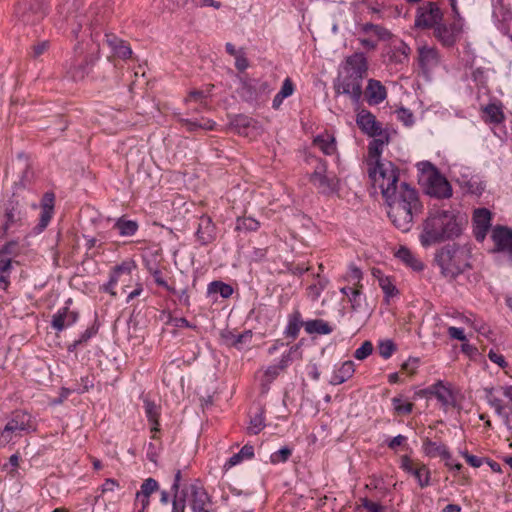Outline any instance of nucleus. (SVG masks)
Listing matches in <instances>:
<instances>
[{
    "mask_svg": "<svg viewBox=\"0 0 512 512\" xmlns=\"http://www.w3.org/2000/svg\"><path fill=\"white\" fill-rule=\"evenodd\" d=\"M30 10L35 14V19H30V16L26 12L25 5L19 4L16 8V15L22 18V21L27 24H33L36 20H39L43 17L44 11L42 7L38 6L37 9H34L33 7L30 8Z\"/></svg>",
    "mask_w": 512,
    "mask_h": 512,
    "instance_id": "obj_41",
    "label": "nucleus"
},
{
    "mask_svg": "<svg viewBox=\"0 0 512 512\" xmlns=\"http://www.w3.org/2000/svg\"><path fill=\"white\" fill-rule=\"evenodd\" d=\"M365 97L369 105H378L387 98V89L379 80L369 79L365 89Z\"/></svg>",
    "mask_w": 512,
    "mask_h": 512,
    "instance_id": "obj_22",
    "label": "nucleus"
},
{
    "mask_svg": "<svg viewBox=\"0 0 512 512\" xmlns=\"http://www.w3.org/2000/svg\"><path fill=\"white\" fill-rule=\"evenodd\" d=\"M334 88L337 94L347 95L357 103L362 95V78L340 72Z\"/></svg>",
    "mask_w": 512,
    "mask_h": 512,
    "instance_id": "obj_8",
    "label": "nucleus"
},
{
    "mask_svg": "<svg viewBox=\"0 0 512 512\" xmlns=\"http://www.w3.org/2000/svg\"><path fill=\"white\" fill-rule=\"evenodd\" d=\"M53 211L41 209L39 223L35 227L38 232H42L49 224Z\"/></svg>",
    "mask_w": 512,
    "mask_h": 512,
    "instance_id": "obj_57",
    "label": "nucleus"
},
{
    "mask_svg": "<svg viewBox=\"0 0 512 512\" xmlns=\"http://www.w3.org/2000/svg\"><path fill=\"white\" fill-rule=\"evenodd\" d=\"M55 196L51 192H46L41 201V209L53 211Z\"/></svg>",
    "mask_w": 512,
    "mask_h": 512,
    "instance_id": "obj_60",
    "label": "nucleus"
},
{
    "mask_svg": "<svg viewBox=\"0 0 512 512\" xmlns=\"http://www.w3.org/2000/svg\"><path fill=\"white\" fill-rule=\"evenodd\" d=\"M461 454L465 458L467 463L474 468H479L483 463L482 458L477 457L475 455H471L467 451L461 452Z\"/></svg>",
    "mask_w": 512,
    "mask_h": 512,
    "instance_id": "obj_62",
    "label": "nucleus"
},
{
    "mask_svg": "<svg viewBox=\"0 0 512 512\" xmlns=\"http://www.w3.org/2000/svg\"><path fill=\"white\" fill-rule=\"evenodd\" d=\"M135 267L136 265L134 261H124L121 264L114 266L110 271L108 281L116 285L121 276L130 275L132 269Z\"/></svg>",
    "mask_w": 512,
    "mask_h": 512,
    "instance_id": "obj_32",
    "label": "nucleus"
},
{
    "mask_svg": "<svg viewBox=\"0 0 512 512\" xmlns=\"http://www.w3.org/2000/svg\"><path fill=\"white\" fill-rule=\"evenodd\" d=\"M453 13V23L450 26L438 25L435 27V35L446 46L453 45L464 31V20L460 16L456 0H450Z\"/></svg>",
    "mask_w": 512,
    "mask_h": 512,
    "instance_id": "obj_5",
    "label": "nucleus"
},
{
    "mask_svg": "<svg viewBox=\"0 0 512 512\" xmlns=\"http://www.w3.org/2000/svg\"><path fill=\"white\" fill-rule=\"evenodd\" d=\"M305 321L302 320L300 311L295 310L288 316V324L285 329V335L292 339H296L299 335V331L304 326Z\"/></svg>",
    "mask_w": 512,
    "mask_h": 512,
    "instance_id": "obj_27",
    "label": "nucleus"
},
{
    "mask_svg": "<svg viewBox=\"0 0 512 512\" xmlns=\"http://www.w3.org/2000/svg\"><path fill=\"white\" fill-rule=\"evenodd\" d=\"M491 407L495 409V412L502 417L505 425H511L510 424V415L507 413L506 408L508 405H503L502 400L498 397L493 398L489 403Z\"/></svg>",
    "mask_w": 512,
    "mask_h": 512,
    "instance_id": "obj_46",
    "label": "nucleus"
},
{
    "mask_svg": "<svg viewBox=\"0 0 512 512\" xmlns=\"http://www.w3.org/2000/svg\"><path fill=\"white\" fill-rule=\"evenodd\" d=\"M367 70L368 64L365 55L363 53H355L346 58L341 72L363 79Z\"/></svg>",
    "mask_w": 512,
    "mask_h": 512,
    "instance_id": "obj_17",
    "label": "nucleus"
},
{
    "mask_svg": "<svg viewBox=\"0 0 512 512\" xmlns=\"http://www.w3.org/2000/svg\"><path fill=\"white\" fill-rule=\"evenodd\" d=\"M440 8L433 2L420 6L417 10L415 26L418 28H432L439 25L442 20Z\"/></svg>",
    "mask_w": 512,
    "mask_h": 512,
    "instance_id": "obj_9",
    "label": "nucleus"
},
{
    "mask_svg": "<svg viewBox=\"0 0 512 512\" xmlns=\"http://www.w3.org/2000/svg\"><path fill=\"white\" fill-rule=\"evenodd\" d=\"M152 276L154 278L155 283L158 286L163 287L164 289H166L170 293H176V289L171 287L167 283V281L162 277V272L157 267H155V270L152 271Z\"/></svg>",
    "mask_w": 512,
    "mask_h": 512,
    "instance_id": "obj_55",
    "label": "nucleus"
},
{
    "mask_svg": "<svg viewBox=\"0 0 512 512\" xmlns=\"http://www.w3.org/2000/svg\"><path fill=\"white\" fill-rule=\"evenodd\" d=\"M465 224L466 219L459 211L433 207L429 209L422 223L420 243L423 247H428L455 240L462 234Z\"/></svg>",
    "mask_w": 512,
    "mask_h": 512,
    "instance_id": "obj_2",
    "label": "nucleus"
},
{
    "mask_svg": "<svg viewBox=\"0 0 512 512\" xmlns=\"http://www.w3.org/2000/svg\"><path fill=\"white\" fill-rule=\"evenodd\" d=\"M78 319L79 313L77 311L70 310L68 306H64L52 316L51 327L55 331L61 332L75 324Z\"/></svg>",
    "mask_w": 512,
    "mask_h": 512,
    "instance_id": "obj_20",
    "label": "nucleus"
},
{
    "mask_svg": "<svg viewBox=\"0 0 512 512\" xmlns=\"http://www.w3.org/2000/svg\"><path fill=\"white\" fill-rule=\"evenodd\" d=\"M290 365L289 355H282L278 365L269 366L264 374L265 381L271 383L275 380L281 371L285 370Z\"/></svg>",
    "mask_w": 512,
    "mask_h": 512,
    "instance_id": "obj_36",
    "label": "nucleus"
},
{
    "mask_svg": "<svg viewBox=\"0 0 512 512\" xmlns=\"http://www.w3.org/2000/svg\"><path fill=\"white\" fill-rule=\"evenodd\" d=\"M31 427V415L24 411H15L0 434V447L6 446L12 440V433L27 431Z\"/></svg>",
    "mask_w": 512,
    "mask_h": 512,
    "instance_id": "obj_7",
    "label": "nucleus"
},
{
    "mask_svg": "<svg viewBox=\"0 0 512 512\" xmlns=\"http://www.w3.org/2000/svg\"><path fill=\"white\" fill-rule=\"evenodd\" d=\"M188 490L183 489L180 493H173L172 512H185Z\"/></svg>",
    "mask_w": 512,
    "mask_h": 512,
    "instance_id": "obj_45",
    "label": "nucleus"
},
{
    "mask_svg": "<svg viewBox=\"0 0 512 512\" xmlns=\"http://www.w3.org/2000/svg\"><path fill=\"white\" fill-rule=\"evenodd\" d=\"M395 255L414 271H421L424 268V264L406 247H400Z\"/></svg>",
    "mask_w": 512,
    "mask_h": 512,
    "instance_id": "obj_29",
    "label": "nucleus"
},
{
    "mask_svg": "<svg viewBox=\"0 0 512 512\" xmlns=\"http://www.w3.org/2000/svg\"><path fill=\"white\" fill-rule=\"evenodd\" d=\"M361 505L363 508L367 509L368 512H385L386 511L385 506L375 503V502L369 500L368 498H361Z\"/></svg>",
    "mask_w": 512,
    "mask_h": 512,
    "instance_id": "obj_58",
    "label": "nucleus"
},
{
    "mask_svg": "<svg viewBox=\"0 0 512 512\" xmlns=\"http://www.w3.org/2000/svg\"><path fill=\"white\" fill-rule=\"evenodd\" d=\"M22 252V246L17 240L6 242L0 249V257L12 256L16 257Z\"/></svg>",
    "mask_w": 512,
    "mask_h": 512,
    "instance_id": "obj_44",
    "label": "nucleus"
},
{
    "mask_svg": "<svg viewBox=\"0 0 512 512\" xmlns=\"http://www.w3.org/2000/svg\"><path fill=\"white\" fill-rule=\"evenodd\" d=\"M264 427L265 423L263 412H260L251 418L250 425L248 427V433L252 435H257Z\"/></svg>",
    "mask_w": 512,
    "mask_h": 512,
    "instance_id": "obj_49",
    "label": "nucleus"
},
{
    "mask_svg": "<svg viewBox=\"0 0 512 512\" xmlns=\"http://www.w3.org/2000/svg\"><path fill=\"white\" fill-rule=\"evenodd\" d=\"M134 505L135 507L140 505V508L135 510V512H145L150 505V498L136 494Z\"/></svg>",
    "mask_w": 512,
    "mask_h": 512,
    "instance_id": "obj_61",
    "label": "nucleus"
},
{
    "mask_svg": "<svg viewBox=\"0 0 512 512\" xmlns=\"http://www.w3.org/2000/svg\"><path fill=\"white\" fill-rule=\"evenodd\" d=\"M254 456V447L252 445H244L240 451L232 455L224 465L225 469H229L239 464L243 459H251Z\"/></svg>",
    "mask_w": 512,
    "mask_h": 512,
    "instance_id": "obj_34",
    "label": "nucleus"
},
{
    "mask_svg": "<svg viewBox=\"0 0 512 512\" xmlns=\"http://www.w3.org/2000/svg\"><path fill=\"white\" fill-rule=\"evenodd\" d=\"M435 262L439 266L441 274L451 280L470 268V264L465 259L464 251H461L456 244H448L437 251Z\"/></svg>",
    "mask_w": 512,
    "mask_h": 512,
    "instance_id": "obj_3",
    "label": "nucleus"
},
{
    "mask_svg": "<svg viewBox=\"0 0 512 512\" xmlns=\"http://www.w3.org/2000/svg\"><path fill=\"white\" fill-rule=\"evenodd\" d=\"M396 118L405 126H411L414 123L412 112L406 108H399L395 111Z\"/></svg>",
    "mask_w": 512,
    "mask_h": 512,
    "instance_id": "obj_52",
    "label": "nucleus"
},
{
    "mask_svg": "<svg viewBox=\"0 0 512 512\" xmlns=\"http://www.w3.org/2000/svg\"><path fill=\"white\" fill-rule=\"evenodd\" d=\"M197 241L202 246L211 244L216 240V226L212 218L208 215H202L199 218L198 227L195 233Z\"/></svg>",
    "mask_w": 512,
    "mask_h": 512,
    "instance_id": "obj_18",
    "label": "nucleus"
},
{
    "mask_svg": "<svg viewBox=\"0 0 512 512\" xmlns=\"http://www.w3.org/2000/svg\"><path fill=\"white\" fill-rule=\"evenodd\" d=\"M291 455L292 449L285 446L270 455V462L272 464L285 463Z\"/></svg>",
    "mask_w": 512,
    "mask_h": 512,
    "instance_id": "obj_47",
    "label": "nucleus"
},
{
    "mask_svg": "<svg viewBox=\"0 0 512 512\" xmlns=\"http://www.w3.org/2000/svg\"><path fill=\"white\" fill-rule=\"evenodd\" d=\"M426 392L433 395L444 407L454 406L455 397L450 388L446 387L442 381H438L434 385L430 386Z\"/></svg>",
    "mask_w": 512,
    "mask_h": 512,
    "instance_id": "obj_23",
    "label": "nucleus"
},
{
    "mask_svg": "<svg viewBox=\"0 0 512 512\" xmlns=\"http://www.w3.org/2000/svg\"><path fill=\"white\" fill-rule=\"evenodd\" d=\"M313 143L326 155H332L336 150L335 138L327 133V130H325V133L316 136Z\"/></svg>",
    "mask_w": 512,
    "mask_h": 512,
    "instance_id": "obj_28",
    "label": "nucleus"
},
{
    "mask_svg": "<svg viewBox=\"0 0 512 512\" xmlns=\"http://www.w3.org/2000/svg\"><path fill=\"white\" fill-rule=\"evenodd\" d=\"M379 285L382 288L385 296L388 298L394 297L398 293L397 288L388 277H381L379 279Z\"/></svg>",
    "mask_w": 512,
    "mask_h": 512,
    "instance_id": "obj_53",
    "label": "nucleus"
},
{
    "mask_svg": "<svg viewBox=\"0 0 512 512\" xmlns=\"http://www.w3.org/2000/svg\"><path fill=\"white\" fill-rule=\"evenodd\" d=\"M359 128H379L375 116L366 109H359L356 115Z\"/></svg>",
    "mask_w": 512,
    "mask_h": 512,
    "instance_id": "obj_37",
    "label": "nucleus"
},
{
    "mask_svg": "<svg viewBox=\"0 0 512 512\" xmlns=\"http://www.w3.org/2000/svg\"><path fill=\"white\" fill-rule=\"evenodd\" d=\"M390 37L389 31L380 26L366 24L363 26V36L359 38L361 45L369 50L375 49L378 41L385 40Z\"/></svg>",
    "mask_w": 512,
    "mask_h": 512,
    "instance_id": "obj_16",
    "label": "nucleus"
},
{
    "mask_svg": "<svg viewBox=\"0 0 512 512\" xmlns=\"http://www.w3.org/2000/svg\"><path fill=\"white\" fill-rule=\"evenodd\" d=\"M328 279L324 277H320V275H317V281L316 283L310 285L308 287V295L311 297L312 300H317L321 294V292L327 287L328 285Z\"/></svg>",
    "mask_w": 512,
    "mask_h": 512,
    "instance_id": "obj_42",
    "label": "nucleus"
},
{
    "mask_svg": "<svg viewBox=\"0 0 512 512\" xmlns=\"http://www.w3.org/2000/svg\"><path fill=\"white\" fill-rule=\"evenodd\" d=\"M362 285L358 284L353 290H351V295L349 296V301L351 303V307L354 311H359L362 308Z\"/></svg>",
    "mask_w": 512,
    "mask_h": 512,
    "instance_id": "obj_50",
    "label": "nucleus"
},
{
    "mask_svg": "<svg viewBox=\"0 0 512 512\" xmlns=\"http://www.w3.org/2000/svg\"><path fill=\"white\" fill-rule=\"evenodd\" d=\"M106 42L116 56L123 59L129 58L131 56V48L126 44V42L118 39L116 36L107 35Z\"/></svg>",
    "mask_w": 512,
    "mask_h": 512,
    "instance_id": "obj_26",
    "label": "nucleus"
},
{
    "mask_svg": "<svg viewBox=\"0 0 512 512\" xmlns=\"http://www.w3.org/2000/svg\"><path fill=\"white\" fill-rule=\"evenodd\" d=\"M16 166L20 170L18 181L14 182L13 189L15 194L17 191L28 188L34 180V171L30 163L28 155L20 152L16 157Z\"/></svg>",
    "mask_w": 512,
    "mask_h": 512,
    "instance_id": "obj_12",
    "label": "nucleus"
},
{
    "mask_svg": "<svg viewBox=\"0 0 512 512\" xmlns=\"http://www.w3.org/2000/svg\"><path fill=\"white\" fill-rule=\"evenodd\" d=\"M467 186L469 193L477 196H480L485 190V184L483 182H478L473 179L468 181Z\"/></svg>",
    "mask_w": 512,
    "mask_h": 512,
    "instance_id": "obj_59",
    "label": "nucleus"
},
{
    "mask_svg": "<svg viewBox=\"0 0 512 512\" xmlns=\"http://www.w3.org/2000/svg\"><path fill=\"white\" fill-rule=\"evenodd\" d=\"M423 451L429 457H441L444 460H451L452 456L447 446L442 443H437L429 438L423 441Z\"/></svg>",
    "mask_w": 512,
    "mask_h": 512,
    "instance_id": "obj_24",
    "label": "nucleus"
},
{
    "mask_svg": "<svg viewBox=\"0 0 512 512\" xmlns=\"http://www.w3.org/2000/svg\"><path fill=\"white\" fill-rule=\"evenodd\" d=\"M426 193L438 199H448L452 196V187L439 171H434L427 177Z\"/></svg>",
    "mask_w": 512,
    "mask_h": 512,
    "instance_id": "obj_10",
    "label": "nucleus"
},
{
    "mask_svg": "<svg viewBox=\"0 0 512 512\" xmlns=\"http://www.w3.org/2000/svg\"><path fill=\"white\" fill-rule=\"evenodd\" d=\"M394 410L399 415L410 414L413 410L414 404L411 402L402 403L401 397H394L392 399Z\"/></svg>",
    "mask_w": 512,
    "mask_h": 512,
    "instance_id": "obj_48",
    "label": "nucleus"
},
{
    "mask_svg": "<svg viewBox=\"0 0 512 512\" xmlns=\"http://www.w3.org/2000/svg\"><path fill=\"white\" fill-rule=\"evenodd\" d=\"M492 214L487 208H477L473 212V234L478 242H483L491 227Z\"/></svg>",
    "mask_w": 512,
    "mask_h": 512,
    "instance_id": "obj_14",
    "label": "nucleus"
},
{
    "mask_svg": "<svg viewBox=\"0 0 512 512\" xmlns=\"http://www.w3.org/2000/svg\"><path fill=\"white\" fill-rule=\"evenodd\" d=\"M293 92H294V86H293L292 81L289 78L285 79L283 82V85L278 93L281 95V97L287 98V97L291 96L293 94Z\"/></svg>",
    "mask_w": 512,
    "mask_h": 512,
    "instance_id": "obj_63",
    "label": "nucleus"
},
{
    "mask_svg": "<svg viewBox=\"0 0 512 512\" xmlns=\"http://www.w3.org/2000/svg\"><path fill=\"white\" fill-rule=\"evenodd\" d=\"M491 238L495 244L493 252L506 251L512 264V229L506 226H495Z\"/></svg>",
    "mask_w": 512,
    "mask_h": 512,
    "instance_id": "obj_15",
    "label": "nucleus"
},
{
    "mask_svg": "<svg viewBox=\"0 0 512 512\" xmlns=\"http://www.w3.org/2000/svg\"><path fill=\"white\" fill-rule=\"evenodd\" d=\"M144 409L145 414L148 421L151 424V431L158 432L159 431V416H160V408L153 401L148 399L144 400Z\"/></svg>",
    "mask_w": 512,
    "mask_h": 512,
    "instance_id": "obj_31",
    "label": "nucleus"
},
{
    "mask_svg": "<svg viewBox=\"0 0 512 512\" xmlns=\"http://www.w3.org/2000/svg\"><path fill=\"white\" fill-rule=\"evenodd\" d=\"M3 223L0 227V238H5L10 230L22 227L26 220V209L20 203L15 192L2 206Z\"/></svg>",
    "mask_w": 512,
    "mask_h": 512,
    "instance_id": "obj_4",
    "label": "nucleus"
},
{
    "mask_svg": "<svg viewBox=\"0 0 512 512\" xmlns=\"http://www.w3.org/2000/svg\"><path fill=\"white\" fill-rule=\"evenodd\" d=\"M401 468L407 473L412 474L421 488L430 485V471L425 464H420L414 467L412 460L409 456L403 455L401 457Z\"/></svg>",
    "mask_w": 512,
    "mask_h": 512,
    "instance_id": "obj_19",
    "label": "nucleus"
},
{
    "mask_svg": "<svg viewBox=\"0 0 512 512\" xmlns=\"http://www.w3.org/2000/svg\"><path fill=\"white\" fill-rule=\"evenodd\" d=\"M418 62L425 74L430 73L439 64L438 52L434 47L421 45L418 47Z\"/></svg>",
    "mask_w": 512,
    "mask_h": 512,
    "instance_id": "obj_21",
    "label": "nucleus"
},
{
    "mask_svg": "<svg viewBox=\"0 0 512 512\" xmlns=\"http://www.w3.org/2000/svg\"><path fill=\"white\" fill-rule=\"evenodd\" d=\"M208 294H220L223 298H229L233 293V288L222 281H213L208 285Z\"/></svg>",
    "mask_w": 512,
    "mask_h": 512,
    "instance_id": "obj_40",
    "label": "nucleus"
},
{
    "mask_svg": "<svg viewBox=\"0 0 512 512\" xmlns=\"http://www.w3.org/2000/svg\"><path fill=\"white\" fill-rule=\"evenodd\" d=\"M114 228L119 231L121 236H132L138 230V223L134 220H126L121 217L116 221Z\"/></svg>",
    "mask_w": 512,
    "mask_h": 512,
    "instance_id": "obj_38",
    "label": "nucleus"
},
{
    "mask_svg": "<svg viewBox=\"0 0 512 512\" xmlns=\"http://www.w3.org/2000/svg\"><path fill=\"white\" fill-rule=\"evenodd\" d=\"M260 227L259 221L252 217H238L236 219L235 230L239 232L257 231Z\"/></svg>",
    "mask_w": 512,
    "mask_h": 512,
    "instance_id": "obj_39",
    "label": "nucleus"
},
{
    "mask_svg": "<svg viewBox=\"0 0 512 512\" xmlns=\"http://www.w3.org/2000/svg\"><path fill=\"white\" fill-rule=\"evenodd\" d=\"M235 66L238 70L244 71L248 68L249 63L245 56V54L241 51L239 54H237L235 57Z\"/></svg>",
    "mask_w": 512,
    "mask_h": 512,
    "instance_id": "obj_64",
    "label": "nucleus"
},
{
    "mask_svg": "<svg viewBox=\"0 0 512 512\" xmlns=\"http://www.w3.org/2000/svg\"><path fill=\"white\" fill-rule=\"evenodd\" d=\"M484 119L492 124H499L503 118L504 113L500 104L491 103L483 109Z\"/></svg>",
    "mask_w": 512,
    "mask_h": 512,
    "instance_id": "obj_33",
    "label": "nucleus"
},
{
    "mask_svg": "<svg viewBox=\"0 0 512 512\" xmlns=\"http://www.w3.org/2000/svg\"><path fill=\"white\" fill-rule=\"evenodd\" d=\"M304 328L308 334L327 335L333 331L329 323L323 319L305 321Z\"/></svg>",
    "mask_w": 512,
    "mask_h": 512,
    "instance_id": "obj_30",
    "label": "nucleus"
},
{
    "mask_svg": "<svg viewBox=\"0 0 512 512\" xmlns=\"http://www.w3.org/2000/svg\"><path fill=\"white\" fill-rule=\"evenodd\" d=\"M189 503L193 512H211L212 500L205 488L199 483L189 486Z\"/></svg>",
    "mask_w": 512,
    "mask_h": 512,
    "instance_id": "obj_11",
    "label": "nucleus"
},
{
    "mask_svg": "<svg viewBox=\"0 0 512 512\" xmlns=\"http://www.w3.org/2000/svg\"><path fill=\"white\" fill-rule=\"evenodd\" d=\"M369 177L379 183L382 196L389 210L388 217L394 226L402 232L412 227L413 213L421 209L418 192L406 182L399 184V169L392 163H377L370 170Z\"/></svg>",
    "mask_w": 512,
    "mask_h": 512,
    "instance_id": "obj_1",
    "label": "nucleus"
},
{
    "mask_svg": "<svg viewBox=\"0 0 512 512\" xmlns=\"http://www.w3.org/2000/svg\"><path fill=\"white\" fill-rule=\"evenodd\" d=\"M222 337L225 339V341L230 344L233 347H236L238 349L241 348V345L244 343H247L252 338V332L251 331H244L243 333H240L238 335H235L231 331H225L222 333Z\"/></svg>",
    "mask_w": 512,
    "mask_h": 512,
    "instance_id": "obj_35",
    "label": "nucleus"
},
{
    "mask_svg": "<svg viewBox=\"0 0 512 512\" xmlns=\"http://www.w3.org/2000/svg\"><path fill=\"white\" fill-rule=\"evenodd\" d=\"M378 351L380 356L384 359H388L396 351V345L391 340L381 341L378 345Z\"/></svg>",
    "mask_w": 512,
    "mask_h": 512,
    "instance_id": "obj_51",
    "label": "nucleus"
},
{
    "mask_svg": "<svg viewBox=\"0 0 512 512\" xmlns=\"http://www.w3.org/2000/svg\"><path fill=\"white\" fill-rule=\"evenodd\" d=\"M368 134L369 137H372V141L368 145V154L369 157L372 159H376L375 166L373 168H369L370 170H373L377 163H383L379 160L382 152L383 147L389 143L390 136L387 133V130H363ZM389 161H386L385 163H388Z\"/></svg>",
    "mask_w": 512,
    "mask_h": 512,
    "instance_id": "obj_13",
    "label": "nucleus"
},
{
    "mask_svg": "<svg viewBox=\"0 0 512 512\" xmlns=\"http://www.w3.org/2000/svg\"><path fill=\"white\" fill-rule=\"evenodd\" d=\"M310 182L321 194L326 196L338 193L340 189L338 177L332 172H327L326 162L322 160L311 174Z\"/></svg>",
    "mask_w": 512,
    "mask_h": 512,
    "instance_id": "obj_6",
    "label": "nucleus"
},
{
    "mask_svg": "<svg viewBox=\"0 0 512 512\" xmlns=\"http://www.w3.org/2000/svg\"><path fill=\"white\" fill-rule=\"evenodd\" d=\"M159 490V484L154 478H147L143 481L140 486V490L137 491V495L149 497Z\"/></svg>",
    "mask_w": 512,
    "mask_h": 512,
    "instance_id": "obj_43",
    "label": "nucleus"
},
{
    "mask_svg": "<svg viewBox=\"0 0 512 512\" xmlns=\"http://www.w3.org/2000/svg\"><path fill=\"white\" fill-rule=\"evenodd\" d=\"M373 352V345L370 341H364L362 345L354 352V357L358 360H364Z\"/></svg>",
    "mask_w": 512,
    "mask_h": 512,
    "instance_id": "obj_54",
    "label": "nucleus"
},
{
    "mask_svg": "<svg viewBox=\"0 0 512 512\" xmlns=\"http://www.w3.org/2000/svg\"><path fill=\"white\" fill-rule=\"evenodd\" d=\"M354 363L353 361H345L339 369H337L330 379V384L340 385L350 379L354 374Z\"/></svg>",
    "mask_w": 512,
    "mask_h": 512,
    "instance_id": "obj_25",
    "label": "nucleus"
},
{
    "mask_svg": "<svg viewBox=\"0 0 512 512\" xmlns=\"http://www.w3.org/2000/svg\"><path fill=\"white\" fill-rule=\"evenodd\" d=\"M99 325L95 321L92 326L88 327L79 337L78 343L85 344L98 332Z\"/></svg>",
    "mask_w": 512,
    "mask_h": 512,
    "instance_id": "obj_56",
    "label": "nucleus"
}]
</instances>
